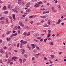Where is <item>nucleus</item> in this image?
<instances>
[{
    "mask_svg": "<svg viewBox=\"0 0 66 66\" xmlns=\"http://www.w3.org/2000/svg\"><path fill=\"white\" fill-rule=\"evenodd\" d=\"M39 54H40V53H39L38 54H36V55L35 54H34V55L37 59H38V56H37L39 55Z\"/></svg>",
    "mask_w": 66,
    "mask_h": 66,
    "instance_id": "f257e3e1",
    "label": "nucleus"
},
{
    "mask_svg": "<svg viewBox=\"0 0 66 66\" xmlns=\"http://www.w3.org/2000/svg\"><path fill=\"white\" fill-rule=\"evenodd\" d=\"M30 3H28L26 5V7H30Z\"/></svg>",
    "mask_w": 66,
    "mask_h": 66,
    "instance_id": "f03ea898",
    "label": "nucleus"
},
{
    "mask_svg": "<svg viewBox=\"0 0 66 66\" xmlns=\"http://www.w3.org/2000/svg\"><path fill=\"white\" fill-rule=\"evenodd\" d=\"M48 16V15H46L45 16H40V18H47V17Z\"/></svg>",
    "mask_w": 66,
    "mask_h": 66,
    "instance_id": "7ed1b4c3",
    "label": "nucleus"
},
{
    "mask_svg": "<svg viewBox=\"0 0 66 66\" xmlns=\"http://www.w3.org/2000/svg\"><path fill=\"white\" fill-rule=\"evenodd\" d=\"M36 5L34 6V7L37 8L39 7V4H36Z\"/></svg>",
    "mask_w": 66,
    "mask_h": 66,
    "instance_id": "20e7f679",
    "label": "nucleus"
},
{
    "mask_svg": "<svg viewBox=\"0 0 66 66\" xmlns=\"http://www.w3.org/2000/svg\"><path fill=\"white\" fill-rule=\"evenodd\" d=\"M52 12H56V11H54V8L53 7H52Z\"/></svg>",
    "mask_w": 66,
    "mask_h": 66,
    "instance_id": "39448f33",
    "label": "nucleus"
},
{
    "mask_svg": "<svg viewBox=\"0 0 66 66\" xmlns=\"http://www.w3.org/2000/svg\"><path fill=\"white\" fill-rule=\"evenodd\" d=\"M17 33H15V34H12V35H11V36L10 37H13V36H17Z\"/></svg>",
    "mask_w": 66,
    "mask_h": 66,
    "instance_id": "423d86ee",
    "label": "nucleus"
},
{
    "mask_svg": "<svg viewBox=\"0 0 66 66\" xmlns=\"http://www.w3.org/2000/svg\"><path fill=\"white\" fill-rule=\"evenodd\" d=\"M36 16H37V15H32L29 16V18L31 19L33 18V17H36Z\"/></svg>",
    "mask_w": 66,
    "mask_h": 66,
    "instance_id": "0eeeda50",
    "label": "nucleus"
},
{
    "mask_svg": "<svg viewBox=\"0 0 66 66\" xmlns=\"http://www.w3.org/2000/svg\"><path fill=\"white\" fill-rule=\"evenodd\" d=\"M12 17H13V19L14 20H15V19H16L15 18V14H13Z\"/></svg>",
    "mask_w": 66,
    "mask_h": 66,
    "instance_id": "6e6552de",
    "label": "nucleus"
},
{
    "mask_svg": "<svg viewBox=\"0 0 66 66\" xmlns=\"http://www.w3.org/2000/svg\"><path fill=\"white\" fill-rule=\"evenodd\" d=\"M21 0H18V4L20 5H21Z\"/></svg>",
    "mask_w": 66,
    "mask_h": 66,
    "instance_id": "1a4fd4ad",
    "label": "nucleus"
},
{
    "mask_svg": "<svg viewBox=\"0 0 66 66\" xmlns=\"http://www.w3.org/2000/svg\"><path fill=\"white\" fill-rule=\"evenodd\" d=\"M8 7L9 10H11V9H12V6H10V5H8Z\"/></svg>",
    "mask_w": 66,
    "mask_h": 66,
    "instance_id": "9d476101",
    "label": "nucleus"
},
{
    "mask_svg": "<svg viewBox=\"0 0 66 66\" xmlns=\"http://www.w3.org/2000/svg\"><path fill=\"white\" fill-rule=\"evenodd\" d=\"M23 35H24V36H27V33L26 32H24L23 34Z\"/></svg>",
    "mask_w": 66,
    "mask_h": 66,
    "instance_id": "9b49d317",
    "label": "nucleus"
},
{
    "mask_svg": "<svg viewBox=\"0 0 66 66\" xmlns=\"http://www.w3.org/2000/svg\"><path fill=\"white\" fill-rule=\"evenodd\" d=\"M60 21H61V20H58V21L56 23L57 24H59L60 23Z\"/></svg>",
    "mask_w": 66,
    "mask_h": 66,
    "instance_id": "f8f14e48",
    "label": "nucleus"
},
{
    "mask_svg": "<svg viewBox=\"0 0 66 66\" xmlns=\"http://www.w3.org/2000/svg\"><path fill=\"white\" fill-rule=\"evenodd\" d=\"M30 11H31V10L30 9H28L26 10V13H28V12H30Z\"/></svg>",
    "mask_w": 66,
    "mask_h": 66,
    "instance_id": "ddd939ff",
    "label": "nucleus"
},
{
    "mask_svg": "<svg viewBox=\"0 0 66 66\" xmlns=\"http://www.w3.org/2000/svg\"><path fill=\"white\" fill-rule=\"evenodd\" d=\"M43 26L45 27H50V26L46 24L44 25Z\"/></svg>",
    "mask_w": 66,
    "mask_h": 66,
    "instance_id": "4468645a",
    "label": "nucleus"
},
{
    "mask_svg": "<svg viewBox=\"0 0 66 66\" xmlns=\"http://www.w3.org/2000/svg\"><path fill=\"white\" fill-rule=\"evenodd\" d=\"M33 52L34 53H36V52H37V50H36V49H35L33 51Z\"/></svg>",
    "mask_w": 66,
    "mask_h": 66,
    "instance_id": "2eb2a0df",
    "label": "nucleus"
},
{
    "mask_svg": "<svg viewBox=\"0 0 66 66\" xmlns=\"http://www.w3.org/2000/svg\"><path fill=\"white\" fill-rule=\"evenodd\" d=\"M1 23L2 24H4V21L3 20L1 22Z\"/></svg>",
    "mask_w": 66,
    "mask_h": 66,
    "instance_id": "dca6fc26",
    "label": "nucleus"
},
{
    "mask_svg": "<svg viewBox=\"0 0 66 66\" xmlns=\"http://www.w3.org/2000/svg\"><path fill=\"white\" fill-rule=\"evenodd\" d=\"M12 10L13 11H14V12H15V13H18V11H17L16 10H15V9H12Z\"/></svg>",
    "mask_w": 66,
    "mask_h": 66,
    "instance_id": "f3484780",
    "label": "nucleus"
},
{
    "mask_svg": "<svg viewBox=\"0 0 66 66\" xmlns=\"http://www.w3.org/2000/svg\"><path fill=\"white\" fill-rule=\"evenodd\" d=\"M7 41H11V39L10 38H8V37L6 38Z\"/></svg>",
    "mask_w": 66,
    "mask_h": 66,
    "instance_id": "a211bd4d",
    "label": "nucleus"
},
{
    "mask_svg": "<svg viewBox=\"0 0 66 66\" xmlns=\"http://www.w3.org/2000/svg\"><path fill=\"white\" fill-rule=\"evenodd\" d=\"M3 49H1L0 50V52L2 54H3Z\"/></svg>",
    "mask_w": 66,
    "mask_h": 66,
    "instance_id": "6ab92c4d",
    "label": "nucleus"
},
{
    "mask_svg": "<svg viewBox=\"0 0 66 66\" xmlns=\"http://www.w3.org/2000/svg\"><path fill=\"white\" fill-rule=\"evenodd\" d=\"M36 49L38 50H40V49L39 48V47H38L37 46H36Z\"/></svg>",
    "mask_w": 66,
    "mask_h": 66,
    "instance_id": "aec40b11",
    "label": "nucleus"
},
{
    "mask_svg": "<svg viewBox=\"0 0 66 66\" xmlns=\"http://www.w3.org/2000/svg\"><path fill=\"white\" fill-rule=\"evenodd\" d=\"M11 33V31H9L8 32H7L6 34L7 35H9V34H10Z\"/></svg>",
    "mask_w": 66,
    "mask_h": 66,
    "instance_id": "412c9836",
    "label": "nucleus"
},
{
    "mask_svg": "<svg viewBox=\"0 0 66 66\" xmlns=\"http://www.w3.org/2000/svg\"><path fill=\"white\" fill-rule=\"evenodd\" d=\"M18 28L19 30H22V28H20V26H18Z\"/></svg>",
    "mask_w": 66,
    "mask_h": 66,
    "instance_id": "4be33fe9",
    "label": "nucleus"
},
{
    "mask_svg": "<svg viewBox=\"0 0 66 66\" xmlns=\"http://www.w3.org/2000/svg\"><path fill=\"white\" fill-rule=\"evenodd\" d=\"M17 26H15L14 27L13 29V30H16V29H17Z\"/></svg>",
    "mask_w": 66,
    "mask_h": 66,
    "instance_id": "5701e85b",
    "label": "nucleus"
},
{
    "mask_svg": "<svg viewBox=\"0 0 66 66\" xmlns=\"http://www.w3.org/2000/svg\"><path fill=\"white\" fill-rule=\"evenodd\" d=\"M5 18L4 17H1L0 19V20H3V19H4Z\"/></svg>",
    "mask_w": 66,
    "mask_h": 66,
    "instance_id": "b1692460",
    "label": "nucleus"
},
{
    "mask_svg": "<svg viewBox=\"0 0 66 66\" xmlns=\"http://www.w3.org/2000/svg\"><path fill=\"white\" fill-rule=\"evenodd\" d=\"M49 61V62H50V64H52V63H53V61H51V60H50Z\"/></svg>",
    "mask_w": 66,
    "mask_h": 66,
    "instance_id": "393cba45",
    "label": "nucleus"
},
{
    "mask_svg": "<svg viewBox=\"0 0 66 66\" xmlns=\"http://www.w3.org/2000/svg\"><path fill=\"white\" fill-rule=\"evenodd\" d=\"M31 45L32 47H36V45L34 44H31Z\"/></svg>",
    "mask_w": 66,
    "mask_h": 66,
    "instance_id": "a878e982",
    "label": "nucleus"
},
{
    "mask_svg": "<svg viewBox=\"0 0 66 66\" xmlns=\"http://www.w3.org/2000/svg\"><path fill=\"white\" fill-rule=\"evenodd\" d=\"M19 61L20 62V63H22V59L20 58L19 59Z\"/></svg>",
    "mask_w": 66,
    "mask_h": 66,
    "instance_id": "bb28decb",
    "label": "nucleus"
},
{
    "mask_svg": "<svg viewBox=\"0 0 66 66\" xmlns=\"http://www.w3.org/2000/svg\"><path fill=\"white\" fill-rule=\"evenodd\" d=\"M38 4H43V2H38Z\"/></svg>",
    "mask_w": 66,
    "mask_h": 66,
    "instance_id": "cd10ccee",
    "label": "nucleus"
},
{
    "mask_svg": "<svg viewBox=\"0 0 66 66\" xmlns=\"http://www.w3.org/2000/svg\"><path fill=\"white\" fill-rule=\"evenodd\" d=\"M51 56L52 57L51 58L52 59H53V58L54 57V56L53 55H51Z\"/></svg>",
    "mask_w": 66,
    "mask_h": 66,
    "instance_id": "c85d7f7f",
    "label": "nucleus"
},
{
    "mask_svg": "<svg viewBox=\"0 0 66 66\" xmlns=\"http://www.w3.org/2000/svg\"><path fill=\"white\" fill-rule=\"evenodd\" d=\"M3 9L4 10H6V6H4L3 7Z\"/></svg>",
    "mask_w": 66,
    "mask_h": 66,
    "instance_id": "c756f323",
    "label": "nucleus"
},
{
    "mask_svg": "<svg viewBox=\"0 0 66 66\" xmlns=\"http://www.w3.org/2000/svg\"><path fill=\"white\" fill-rule=\"evenodd\" d=\"M20 51H21V52L23 51L24 52H25L24 51V49H21L20 50Z\"/></svg>",
    "mask_w": 66,
    "mask_h": 66,
    "instance_id": "7c9ffc66",
    "label": "nucleus"
},
{
    "mask_svg": "<svg viewBox=\"0 0 66 66\" xmlns=\"http://www.w3.org/2000/svg\"><path fill=\"white\" fill-rule=\"evenodd\" d=\"M57 7H58L59 8V9H61V7L60 5H57Z\"/></svg>",
    "mask_w": 66,
    "mask_h": 66,
    "instance_id": "2f4dec72",
    "label": "nucleus"
},
{
    "mask_svg": "<svg viewBox=\"0 0 66 66\" xmlns=\"http://www.w3.org/2000/svg\"><path fill=\"white\" fill-rule=\"evenodd\" d=\"M27 43H28V42L27 41H24L23 42V44H27Z\"/></svg>",
    "mask_w": 66,
    "mask_h": 66,
    "instance_id": "473e14b6",
    "label": "nucleus"
},
{
    "mask_svg": "<svg viewBox=\"0 0 66 66\" xmlns=\"http://www.w3.org/2000/svg\"><path fill=\"white\" fill-rule=\"evenodd\" d=\"M20 26H21L23 27H24V24H23L22 23L20 24Z\"/></svg>",
    "mask_w": 66,
    "mask_h": 66,
    "instance_id": "72a5a7b5",
    "label": "nucleus"
},
{
    "mask_svg": "<svg viewBox=\"0 0 66 66\" xmlns=\"http://www.w3.org/2000/svg\"><path fill=\"white\" fill-rule=\"evenodd\" d=\"M30 22L31 23V24H32V23H33V22L32 20H30Z\"/></svg>",
    "mask_w": 66,
    "mask_h": 66,
    "instance_id": "f704fd0d",
    "label": "nucleus"
},
{
    "mask_svg": "<svg viewBox=\"0 0 66 66\" xmlns=\"http://www.w3.org/2000/svg\"><path fill=\"white\" fill-rule=\"evenodd\" d=\"M27 36H30V32H28V34H27Z\"/></svg>",
    "mask_w": 66,
    "mask_h": 66,
    "instance_id": "c9c22d12",
    "label": "nucleus"
},
{
    "mask_svg": "<svg viewBox=\"0 0 66 66\" xmlns=\"http://www.w3.org/2000/svg\"><path fill=\"white\" fill-rule=\"evenodd\" d=\"M22 4L23 5H24V4H26V3H25L24 2H22Z\"/></svg>",
    "mask_w": 66,
    "mask_h": 66,
    "instance_id": "e433bc0d",
    "label": "nucleus"
},
{
    "mask_svg": "<svg viewBox=\"0 0 66 66\" xmlns=\"http://www.w3.org/2000/svg\"><path fill=\"white\" fill-rule=\"evenodd\" d=\"M24 57H25V58H27V57H28V56H27V55L26 54L24 55Z\"/></svg>",
    "mask_w": 66,
    "mask_h": 66,
    "instance_id": "4c0bfd02",
    "label": "nucleus"
},
{
    "mask_svg": "<svg viewBox=\"0 0 66 66\" xmlns=\"http://www.w3.org/2000/svg\"><path fill=\"white\" fill-rule=\"evenodd\" d=\"M42 39V38L40 37H39L37 38V39Z\"/></svg>",
    "mask_w": 66,
    "mask_h": 66,
    "instance_id": "58836bf2",
    "label": "nucleus"
},
{
    "mask_svg": "<svg viewBox=\"0 0 66 66\" xmlns=\"http://www.w3.org/2000/svg\"><path fill=\"white\" fill-rule=\"evenodd\" d=\"M9 19H8V18H7L6 19V22H7V23H8V22H9Z\"/></svg>",
    "mask_w": 66,
    "mask_h": 66,
    "instance_id": "ea45409f",
    "label": "nucleus"
},
{
    "mask_svg": "<svg viewBox=\"0 0 66 66\" xmlns=\"http://www.w3.org/2000/svg\"><path fill=\"white\" fill-rule=\"evenodd\" d=\"M9 13L8 11H5L4 12V14H7Z\"/></svg>",
    "mask_w": 66,
    "mask_h": 66,
    "instance_id": "a19ab883",
    "label": "nucleus"
},
{
    "mask_svg": "<svg viewBox=\"0 0 66 66\" xmlns=\"http://www.w3.org/2000/svg\"><path fill=\"white\" fill-rule=\"evenodd\" d=\"M22 21H20L19 22V24L20 25L21 24H22Z\"/></svg>",
    "mask_w": 66,
    "mask_h": 66,
    "instance_id": "79ce46f5",
    "label": "nucleus"
},
{
    "mask_svg": "<svg viewBox=\"0 0 66 66\" xmlns=\"http://www.w3.org/2000/svg\"><path fill=\"white\" fill-rule=\"evenodd\" d=\"M48 33H51V30L50 29H49L48 30Z\"/></svg>",
    "mask_w": 66,
    "mask_h": 66,
    "instance_id": "37998d69",
    "label": "nucleus"
},
{
    "mask_svg": "<svg viewBox=\"0 0 66 66\" xmlns=\"http://www.w3.org/2000/svg\"><path fill=\"white\" fill-rule=\"evenodd\" d=\"M27 47L29 49V50H31V48L30 47V46L29 45L27 46Z\"/></svg>",
    "mask_w": 66,
    "mask_h": 66,
    "instance_id": "c03bdc74",
    "label": "nucleus"
},
{
    "mask_svg": "<svg viewBox=\"0 0 66 66\" xmlns=\"http://www.w3.org/2000/svg\"><path fill=\"white\" fill-rule=\"evenodd\" d=\"M7 63H8V64H9L10 63V59H8Z\"/></svg>",
    "mask_w": 66,
    "mask_h": 66,
    "instance_id": "a18cd8bd",
    "label": "nucleus"
},
{
    "mask_svg": "<svg viewBox=\"0 0 66 66\" xmlns=\"http://www.w3.org/2000/svg\"><path fill=\"white\" fill-rule=\"evenodd\" d=\"M43 59L44 60H47V58L46 57H44Z\"/></svg>",
    "mask_w": 66,
    "mask_h": 66,
    "instance_id": "49530a36",
    "label": "nucleus"
},
{
    "mask_svg": "<svg viewBox=\"0 0 66 66\" xmlns=\"http://www.w3.org/2000/svg\"><path fill=\"white\" fill-rule=\"evenodd\" d=\"M18 34H20V31L19 30H18Z\"/></svg>",
    "mask_w": 66,
    "mask_h": 66,
    "instance_id": "de8ad7c7",
    "label": "nucleus"
},
{
    "mask_svg": "<svg viewBox=\"0 0 66 66\" xmlns=\"http://www.w3.org/2000/svg\"><path fill=\"white\" fill-rule=\"evenodd\" d=\"M9 18H10V19H12V17H11V16H9Z\"/></svg>",
    "mask_w": 66,
    "mask_h": 66,
    "instance_id": "09e8293b",
    "label": "nucleus"
},
{
    "mask_svg": "<svg viewBox=\"0 0 66 66\" xmlns=\"http://www.w3.org/2000/svg\"><path fill=\"white\" fill-rule=\"evenodd\" d=\"M37 25H41V24L40 23H37Z\"/></svg>",
    "mask_w": 66,
    "mask_h": 66,
    "instance_id": "8fccbe9b",
    "label": "nucleus"
},
{
    "mask_svg": "<svg viewBox=\"0 0 66 66\" xmlns=\"http://www.w3.org/2000/svg\"><path fill=\"white\" fill-rule=\"evenodd\" d=\"M25 28L26 29H27L28 28V27L27 26H26L25 27Z\"/></svg>",
    "mask_w": 66,
    "mask_h": 66,
    "instance_id": "3c124183",
    "label": "nucleus"
},
{
    "mask_svg": "<svg viewBox=\"0 0 66 66\" xmlns=\"http://www.w3.org/2000/svg\"><path fill=\"white\" fill-rule=\"evenodd\" d=\"M51 46H53V43L51 42Z\"/></svg>",
    "mask_w": 66,
    "mask_h": 66,
    "instance_id": "603ef678",
    "label": "nucleus"
},
{
    "mask_svg": "<svg viewBox=\"0 0 66 66\" xmlns=\"http://www.w3.org/2000/svg\"><path fill=\"white\" fill-rule=\"evenodd\" d=\"M26 59H24L23 60V63H24V62H26Z\"/></svg>",
    "mask_w": 66,
    "mask_h": 66,
    "instance_id": "864d4df0",
    "label": "nucleus"
},
{
    "mask_svg": "<svg viewBox=\"0 0 66 66\" xmlns=\"http://www.w3.org/2000/svg\"><path fill=\"white\" fill-rule=\"evenodd\" d=\"M47 40V39H45L44 40V42H46V41Z\"/></svg>",
    "mask_w": 66,
    "mask_h": 66,
    "instance_id": "5fc2aeb1",
    "label": "nucleus"
},
{
    "mask_svg": "<svg viewBox=\"0 0 66 66\" xmlns=\"http://www.w3.org/2000/svg\"><path fill=\"white\" fill-rule=\"evenodd\" d=\"M14 9H16V10H18V9H17V7L16 6L15 7H14Z\"/></svg>",
    "mask_w": 66,
    "mask_h": 66,
    "instance_id": "6e6d98bb",
    "label": "nucleus"
},
{
    "mask_svg": "<svg viewBox=\"0 0 66 66\" xmlns=\"http://www.w3.org/2000/svg\"><path fill=\"white\" fill-rule=\"evenodd\" d=\"M35 59V57H33L32 58V60H34Z\"/></svg>",
    "mask_w": 66,
    "mask_h": 66,
    "instance_id": "4d7b16f0",
    "label": "nucleus"
},
{
    "mask_svg": "<svg viewBox=\"0 0 66 66\" xmlns=\"http://www.w3.org/2000/svg\"><path fill=\"white\" fill-rule=\"evenodd\" d=\"M20 42L21 43H23V41L22 40H21L20 41Z\"/></svg>",
    "mask_w": 66,
    "mask_h": 66,
    "instance_id": "13d9d810",
    "label": "nucleus"
},
{
    "mask_svg": "<svg viewBox=\"0 0 66 66\" xmlns=\"http://www.w3.org/2000/svg\"><path fill=\"white\" fill-rule=\"evenodd\" d=\"M54 1L55 3H57V0H54Z\"/></svg>",
    "mask_w": 66,
    "mask_h": 66,
    "instance_id": "bf43d9fd",
    "label": "nucleus"
},
{
    "mask_svg": "<svg viewBox=\"0 0 66 66\" xmlns=\"http://www.w3.org/2000/svg\"><path fill=\"white\" fill-rule=\"evenodd\" d=\"M62 52H59V54L60 55V54H62Z\"/></svg>",
    "mask_w": 66,
    "mask_h": 66,
    "instance_id": "052dcab7",
    "label": "nucleus"
},
{
    "mask_svg": "<svg viewBox=\"0 0 66 66\" xmlns=\"http://www.w3.org/2000/svg\"><path fill=\"white\" fill-rule=\"evenodd\" d=\"M46 13V12L45 11H44L43 12V14H45Z\"/></svg>",
    "mask_w": 66,
    "mask_h": 66,
    "instance_id": "680f3d73",
    "label": "nucleus"
},
{
    "mask_svg": "<svg viewBox=\"0 0 66 66\" xmlns=\"http://www.w3.org/2000/svg\"><path fill=\"white\" fill-rule=\"evenodd\" d=\"M48 24L49 25H50V21H48Z\"/></svg>",
    "mask_w": 66,
    "mask_h": 66,
    "instance_id": "e2e57ef3",
    "label": "nucleus"
},
{
    "mask_svg": "<svg viewBox=\"0 0 66 66\" xmlns=\"http://www.w3.org/2000/svg\"><path fill=\"white\" fill-rule=\"evenodd\" d=\"M43 32H46V30H43Z\"/></svg>",
    "mask_w": 66,
    "mask_h": 66,
    "instance_id": "0e129e2a",
    "label": "nucleus"
},
{
    "mask_svg": "<svg viewBox=\"0 0 66 66\" xmlns=\"http://www.w3.org/2000/svg\"><path fill=\"white\" fill-rule=\"evenodd\" d=\"M50 36V35L49 34L47 35V37H49Z\"/></svg>",
    "mask_w": 66,
    "mask_h": 66,
    "instance_id": "69168bd1",
    "label": "nucleus"
},
{
    "mask_svg": "<svg viewBox=\"0 0 66 66\" xmlns=\"http://www.w3.org/2000/svg\"><path fill=\"white\" fill-rule=\"evenodd\" d=\"M6 58H7L8 57V55H6Z\"/></svg>",
    "mask_w": 66,
    "mask_h": 66,
    "instance_id": "338daca9",
    "label": "nucleus"
},
{
    "mask_svg": "<svg viewBox=\"0 0 66 66\" xmlns=\"http://www.w3.org/2000/svg\"><path fill=\"white\" fill-rule=\"evenodd\" d=\"M43 40H43V39H40V42H43Z\"/></svg>",
    "mask_w": 66,
    "mask_h": 66,
    "instance_id": "774afa93",
    "label": "nucleus"
}]
</instances>
